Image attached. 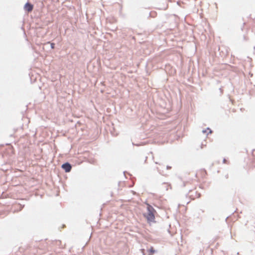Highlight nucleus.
<instances>
[{
  "label": "nucleus",
  "mask_w": 255,
  "mask_h": 255,
  "mask_svg": "<svg viewBox=\"0 0 255 255\" xmlns=\"http://www.w3.org/2000/svg\"><path fill=\"white\" fill-rule=\"evenodd\" d=\"M219 90H220V91H221V93H223V90L222 89V88H220L219 89Z\"/></svg>",
  "instance_id": "f8f14e48"
},
{
  "label": "nucleus",
  "mask_w": 255,
  "mask_h": 255,
  "mask_svg": "<svg viewBox=\"0 0 255 255\" xmlns=\"http://www.w3.org/2000/svg\"><path fill=\"white\" fill-rule=\"evenodd\" d=\"M142 255H145L143 253Z\"/></svg>",
  "instance_id": "f3484780"
},
{
  "label": "nucleus",
  "mask_w": 255,
  "mask_h": 255,
  "mask_svg": "<svg viewBox=\"0 0 255 255\" xmlns=\"http://www.w3.org/2000/svg\"><path fill=\"white\" fill-rule=\"evenodd\" d=\"M155 164H158V162H155Z\"/></svg>",
  "instance_id": "dca6fc26"
},
{
  "label": "nucleus",
  "mask_w": 255,
  "mask_h": 255,
  "mask_svg": "<svg viewBox=\"0 0 255 255\" xmlns=\"http://www.w3.org/2000/svg\"><path fill=\"white\" fill-rule=\"evenodd\" d=\"M148 255H152L153 254L157 252V251L154 250L153 247H151L148 250Z\"/></svg>",
  "instance_id": "39448f33"
},
{
  "label": "nucleus",
  "mask_w": 255,
  "mask_h": 255,
  "mask_svg": "<svg viewBox=\"0 0 255 255\" xmlns=\"http://www.w3.org/2000/svg\"><path fill=\"white\" fill-rule=\"evenodd\" d=\"M243 39L244 41H247V40H248V38L247 36H246L245 35H244Z\"/></svg>",
  "instance_id": "1a4fd4ad"
},
{
  "label": "nucleus",
  "mask_w": 255,
  "mask_h": 255,
  "mask_svg": "<svg viewBox=\"0 0 255 255\" xmlns=\"http://www.w3.org/2000/svg\"><path fill=\"white\" fill-rule=\"evenodd\" d=\"M156 169H157V170H158V171H159V169H158V167H156Z\"/></svg>",
  "instance_id": "4468645a"
},
{
  "label": "nucleus",
  "mask_w": 255,
  "mask_h": 255,
  "mask_svg": "<svg viewBox=\"0 0 255 255\" xmlns=\"http://www.w3.org/2000/svg\"><path fill=\"white\" fill-rule=\"evenodd\" d=\"M72 165L69 162H66L63 163L61 165V168L65 171V172L68 173L71 171L72 169Z\"/></svg>",
  "instance_id": "7ed1b4c3"
},
{
  "label": "nucleus",
  "mask_w": 255,
  "mask_h": 255,
  "mask_svg": "<svg viewBox=\"0 0 255 255\" xmlns=\"http://www.w3.org/2000/svg\"><path fill=\"white\" fill-rule=\"evenodd\" d=\"M228 175H227L226 176V178H228Z\"/></svg>",
  "instance_id": "2eb2a0df"
},
{
  "label": "nucleus",
  "mask_w": 255,
  "mask_h": 255,
  "mask_svg": "<svg viewBox=\"0 0 255 255\" xmlns=\"http://www.w3.org/2000/svg\"><path fill=\"white\" fill-rule=\"evenodd\" d=\"M188 183H189V182H183L182 183V187H185L186 185V184H188Z\"/></svg>",
  "instance_id": "6e6552de"
},
{
  "label": "nucleus",
  "mask_w": 255,
  "mask_h": 255,
  "mask_svg": "<svg viewBox=\"0 0 255 255\" xmlns=\"http://www.w3.org/2000/svg\"><path fill=\"white\" fill-rule=\"evenodd\" d=\"M190 199L194 200L196 198H198L201 196V194L198 193L195 190H189L188 193L186 194Z\"/></svg>",
  "instance_id": "f03ea898"
},
{
  "label": "nucleus",
  "mask_w": 255,
  "mask_h": 255,
  "mask_svg": "<svg viewBox=\"0 0 255 255\" xmlns=\"http://www.w3.org/2000/svg\"><path fill=\"white\" fill-rule=\"evenodd\" d=\"M147 205V213H144L143 216L146 218L148 223L155 222V213L156 212L154 208L147 202L145 203Z\"/></svg>",
  "instance_id": "f257e3e1"
},
{
  "label": "nucleus",
  "mask_w": 255,
  "mask_h": 255,
  "mask_svg": "<svg viewBox=\"0 0 255 255\" xmlns=\"http://www.w3.org/2000/svg\"><path fill=\"white\" fill-rule=\"evenodd\" d=\"M171 168V166H170L167 165L166 166V169H168H168H170Z\"/></svg>",
  "instance_id": "9d476101"
},
{
  "label": "nucleus",
  "mask_w": 255,
  "mask_h": 255,
  "mask_svg": "<svg viewBox=\"0 0 255 255\" xmlns=\"http://www.w3.org/2000/svg\"><path fill=\"white\" fill-rule=\"evenodd\" d=\"M46 44H50V47L52 49H54L55 48V43H53V42H51L50 41H48L47 42Z\"/></svg>",
  "instance_id": "0eeeda50"
},
{
  "label": "nucleus",
  "mask_w": 255,
  "mask_h": 255,
  "mask_svg": "<svg viewBox=\"0 0 255 255\" xmlns=\"http://www.w3.org/2000/svg\"><path fill=\"white\" fill-rule=\"evenodd\" d=\"M227 162V160L225 158H224L223 160V162L224 163H226Z\"/></svg>",
  "instance_id": "9b49d317"
},
{
  "label": "nucleus",
  "mask_w": 255,
  "mask_h": 255,
  "mask_svg": "<svg viewBox=\"0 0 255 255\" xmlns=\"http://www.w3.org/2000/svg\"><path fill=\"white\" fill-rule=\"evenodd\" d=\"M202 132L203 133H206L207 135H208L210 133H211L212 132V130L209 128H207L206 129H203L202 130Z\"/></svg>",
  "instance_id": "423d86ee"
},
{
  "label": "nucleus",
  "mask_w": 255,
  "mask_h": 255,
  "mask_svg": "<svg viewBox=\"0 0 255 255\" xmlns=\"http://www.w3.org/2000/svg\"><path fill=\"white\" fill-rule=\"evenodd\" d=\"M23 8L26 12H31L33 9V5L30 2L27 1L24 4Z\"/></svg>",
  "instance_id": "20e7f679"
},
{
  "label": "nucleus",
  "mask_w": 255,
  "mask_h": 255,
  "mask_svg": "<svg viewBox=\"0 0 255 255\" xmlns=\"http://www.w3.org/2000/svg\"><path fill=\"white\" fill-rule=\"evenodd\" d=\"M23 207H24V205L22 206L20 210H21Z\"/></svg>",
  "instance_id": "ddd939ff"
}]
</instances>
